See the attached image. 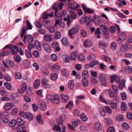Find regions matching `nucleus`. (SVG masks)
Masks as SVG:
<instances>
[{"mask_svg":"<svg viewBox=\"0 0 132 132\" xmlns=\"http://www.w3.org/2000/svg\"><path fill=\"white\" fill-rule=\"evenodd\" d=\"M14 58L15 61L18 63H19L21 60V57L18 55H15L14 56Z\"/></svg>","mask_w":132,"mask_h":132,"instance_id":"nucleus-40","label":"nucleus"},{"mask_svg":"<svg viewBox=\"0 0 132 132\" xmlns=\"http://www.w3.org/2000/svg\"><path fill=\"white\" fill-rule=\"evenodd\" d=\"M4 77L5 79L7 81H10L11 80V77L7 74H5L4 76Z\"/></svg>","mask_w":132,"mask_h":132,"instance_id":"nucleus-53","label":"nucleus"},{"mask_svg":"<svg viewBox=\"0 0 132 132\" xmlns=\"http://www.w3.org/2000/svg\"><path fill=\"white\" fill-rule=\"evenodd\" d=\"M48 83V81L46 79L44 78L41 81V83L43 85H47Z\"/></svg>","mask_w":132,"mask_h":132,"instance_id":"nucleus-56","label":"nucleus"},{"mask_svg":"<svg viewBox=\"0 0 132 132\" xmlns=\"http://www.w3.org/2000/svg\"><path fill=\"white\" fill-rule=\"evenodd\" d=\"M55 37L56 39H60L61 37V34L60 32L59 31L56 32L55 33Z\"/></svg>","mask_w":132,"mask_h":132,"instance_id":"nucleus-52","label":"nucleus"},{"mask_svg":"<svg viewBox=\"0 0 132 132\" xmlns=\"http://www.w3.org/2000/svg\"><path fill=\"white\" fill-rule=\"evenodd\" d=\"M116 28L114 26H111L110 28V31L111 32H114L116 30Z\"/></svg>","mask_w":132,"mask_h":132,"instance_id":"nucleus-59","label":"nucleus"},{"mask_svg":"<svg viewBox=\"0 0 132 132\" xmlns=\"http://www.w3.org/2000/svg\"><path fill=\"white\" fill-rule=\"evenodd\" d=\"M68 11L70 12V13L71 14V16L72 18L75 19L77 18V15L74 12L70 9H68Z\"/></svg>","mask_w":132,"mask_h":132,"instance_id":"nucleus-33","label":"nucleus"},{"mask_svg":"<svg viewBox=\"0 0 132 132\" xmlns=\"http://www.w3.org/2000/svg\"><path fill=\"white\" fill-rule=\"evenodd\" d=\"M5 50L4 51L0 53V55L1 56H6L9 54L10 53V52L9 51L10 50H7L6 49L5 50Z\"/></svg>","mask_w":132,"mask_h":132,"instance_id":"nucleus-26","label":"nucleus"},{"mask_svg":"<svg viewBox=\"0 0 132 132\" xmlns=\"http://www.w3.org/2000/svg\"><path fill=\"white\" fill-rule=\"evenodd\" d=\"M99 111L101 116H104L105 115L106 112L103 108H101L99 109Z\"/></svg>","mask_w":132,"mask_h":132,"instance_id":"nucleus-30","label":"nucleus"},{"mask_svg":"<svg viewBox=\"0 0 132 132\" xmlns=\"http://www.w3.org/2000/svg\"><path fill=\"white\" fill-rule=\"evenodd\" d=\"M51 59L53 61H55L57 60V57L55 54H52L51 55Z\"/></svg>","mask_w":132,"mask_h":132,"instance_id":"nucleus-62","label":"nucleus"},{"mask_svg":"<svg viewBox=\"0 0 132 132\" xmlns=\"http://www.w3.org/2000/svg\"><path fill=\"white\" fill-rule=\"evenodd\" d=\"M33 38L32 36L28 35L26 36V34L25 35L24 40L25 43L28 42V43H30L33 42Z\"/></svg>","mask_w":132,"mask_h":132,"instance_id":"nucleus-5","label":"nucleus"},{"mask_svg":"<svg viewBox=\"0 0 132 132\" xmlns=\"http://www.w3.org/2000/svg\"><path fill=\"white\" fill-rule=\"evenodd\" d=\"M107 131L108 132H114L115 130L114 127H110L108 128Z\"/></svg>","mask_w":132,"mask_h":132,"instance_id":"nucleus-64","label":"nucleus"},{"mask_svg":"<svg viewBox=\"0 0 132 132\" xmlns=\"http://www.w3.org/2000/svg\"><path fill=\"white\" fill-rule=\"evenodd\" d=\"M102 58L104 61H110V57L106 56L103 55L102 56Z\"/></svg>","mask_w":132,"mask_h":132,"instance_id":"nucleus-58","label":"nucleus"},{"mask_svg":"<svg viewBox=\"0 0 132 132\" xmlns=\"http://www.w3.org/2000/svg\"><path fill=\"white\" fill-rule=\"evenodd\" d=\"M93 21L96 24L98 25L101 24L102 21L101 18L98 17L96 15H94L93 18Z\"/></svg>","mask_w":132,"mask_h":132,"instance_id":"nucleus-3","label":"nucleus"},{"mask_svg":"<svg viewBox=\"0 0 132 132\" xmlns=\"http://www.w3.org/2000/svg\"><path fill=\"white\" fill-rule=\"evenodd\" d=\"M51 79L54 80H55L57 78V73H55L54 74H51L50 75Z\"/></svg>","mask_w":132,"mask_h":132,"instance_id":"nucleus-51","label":"nucleus"},{"mask_svg":"<svg viewBox=\"0 0 132 132\" xmlns=\"http://www.w3.org/2000/svg\"><path fill=\"white\" fill-rule=\"evenodd\" d=\"M98 63V61L96 60L93 61L91 62L89 64V67L93 68L95 65Z\"/></svg>","mask_w":132,"mask_h":132,"instance_id":"nucleus-39","label":"nucleus"},{"mask_svg":"<svg viewBox=\"0 0 132 132\" xmlns=\"http://www.w3.org/2000/svg\"><path fill=\"white\" fill-rule=\"evenodd\" d=\"M6 49L8 50H11V52L13 55L16 54L19 50L18 47L17 46H15L11 47L8 45H7L4 47L3 49L5 50Z\"/></svg>","mask_w":132,"mask_h":132,"instance_id":"nucleus-1","label":"nucleus"},{"mask_svg":"<svg viewBox=\"0 0 132 132\" xmlns=\"http://www.w3.org/2000/svg\"><path fill=\"white\" fill-rule=\"evenodd\" d=\"M17 124L19 126H21L24 124V121L19 118L17 119L16 120Z\"/></svg>","mask_w":132,"mask_h":132,"instance_id":"nucleus-32","label":"nucleus"},{"mask_svg":"<svg viewBox=\"0 0 132 132\" xmlns=\"http://www.w3.org/2000/svg\"><path fill=\"white\" fill-rule=\"evenodd\" d=\"M82 84L83 86L86 87L88 85V81L87 79H83L82 80Z\"/></svg>","mask_w":132,"mask_h":132,"instance_id":"nucleus-34","label":"nucleus"},{"mask_svg":"<svg viewBox=\"0 0 132 132\" xmlns=\"http://www.w3.org/2000/svg\"><path fill=\"white\" fill-rule=\"evenodd\" d=\"M60 100L58 96L57 95L53 96L51 101L52 103L57 104L60 102Z\"/></svg>","mask_w":132,"mask_h":132,"instance_id":"nucleus-13","label":"nucleus"},{"mask_svg":"<svg viewBox=\"0 0 132 132\" xmlns=\"http://www.w3.org/2000/svg\"><path fill=\"white\" fill-rule=\"evenodd\" d=\"M126 80H122V81L119 83V88L121 90H122L123 88L125 87V84Z\"/></svg>","mask_w":132,"mask_h":132,"instance_id":"nucleus-23","label":"nucleus"},{"mask_svg":"<svg viewBox=\"0 0 132 132\" xmlns=\"http://www.w3.org/2000/svg\"><path fill=\"white\" fill-rule=\"evenodd\" d=\"M74 106V105L73 102L71 101H70L69 103L66 106V108L68 109H70L72 108Z\"/></svg>","mask_w":132,"mask_h":132,"instance_id":"nucleus-41","label":"nucleus"},{"mask_svg":"<svg viewBox=\"0 0 132 132\" xmlns=\"http://www.w3.org/2000/svg\"><path fill=\"white\" fill-rule=\"evenodd\" d=\"M121 109L122 111H126L127 109L126 104L124 102H122L121 103Z\"/></svg>","mask_w":132,"mask_h":132,"instance_id":"nucleus-38","label":"nucleus"},{"mask_svg":"<svg viewBox=\"0 0 132 132\" xmlns=\"http://www.w3.org/2000/svg\"><path fill=\"white\" fill-rule=\"evenodd\" d=\"M4 85L5 87L9 90H11V86L10 83L5 82L4 83Z\"/></svg>","mask_w":132,"mask_h":132,"instance_id":"nucleus-44","label":"nucleus"},{"mask_svg":"<svg viewBox=\"0 0 132 132\" xmlns=\"http://www.w3.org/2000/svg\"><path fill=\"white\" fill-rule=\"evenodd\" d=\"M52 69H54L55 71L56 72L59 71L60 69V68L56 64L52 65Z\"/></svg>","mask_w":132,"mask_h":132,"instance_id":"nucleus-46","label":"nucleus"},{"mask_svg":"<svg viewBox=\"0 0 132 132\" xmlns=\"http://www.w3.org/2000/svg\"><path fill=\"white\" fill-rule=\"evenodd\" d=\"M25 53L26 56L28 58H30L32 57V54L31 53L30 50L26 49L25 50Z\"/></svg>","mask_w":132,"mask_h":132,"instance_id":"nucleus-27","label":"nucleus"},{"mask_svg":"<svg viewBox=\"0 0 132 132\" xmlns=\"http://www.w3.org/2000/svg\"><path fill=\"white\" fill-rule=\"evenodd\" d=\"M99 46L101 48L104 49L107 47V44L106 43L103 41H100L99 44Z\"/></svg>","mask_w":132,"mask_h":132,"instance_id":"nucleus-17","label":"nucleus"},{"mask_svg":"<svg viewBox=\"0 0 132 132\" xmlns=\"http://www.w3.org/2000/svg\"><path fill=\"white\" fill-rule=\"evenodd\" d=\"M3 62L4 66L8 68H12L14 65L13 61L8 60L3 61Z\"/></svg>","mask_w":132,"mask_h":132,"instance_id":"nucleus-2","label":"nucleus"},{"mask_svg":"<svg viewBox=\"0 0 132 132\" xmlns=\"http://www.w3.org/2000/svg\"><path fill=\"white\" fill-rule=\"evenodd\" d=\"M82 7L83 10L86 12L89 13H93L94 12V11L93 10L90 9L88 8L84 5H82Z\"/></svg>","mask_w":132,"mask_h":132,"instance_id":"nucleus-14","label":"nucleus"},{"mask_svg":"<svg viewBox=\"0 0 132 132\" xmlns=\"http://www.w3.org/2000/svg\"><path fill=\"white\" fill-rule=\"evenodd\" d=\"M39 105L40 110L42 111H44L46 109L47 106L46 105V104L44 102L40 101Z\"/></svg>","mask_w":132,"mask_h":132,"instance_id":"nucleus-11","label":"nucleus"},{"mask_svg":"<svg viewBox=\"0 0 132 132\" xmlns=\"http://www.w3.org/2000/svg\"><path fill=\"white\" fill-rule=\"evenodd\" d=\"M100 27L101 30L104 32H106L108 30V28L105 25L101 24Z\"/></svg>","mask_w":132,"mask_h":132,"instance_id":"nucleus-24","label":"nucleus"},{"mask_svg":"<svg viewBox=\"0 0 132 132\" xmlns=\"http://www.w3.org/2000/svg\"><path fill=\"white\" fill-rule=\"evenodd\" d=\"M78 58L79 60L80 61H83L85 60L84 56L81 54H79L78 56Z\"/></svg>","mask_w":132,"mask_h":132,"instance_id":"nucleus-50","label":"nucleus"},{"mask_svg":"<svg viewBox=\"0 0 132 132\" xmlns=\"http://www.w3.org/2000/svg\"><path fill=\"white\" fill-rule=\"evenodd\" d=\"M88 59L90 61L92 60L93 59H95V56L94 55H89L87 57Z\"/></svg>","mask_w":132,"mask_h":132,"instance_id":"nucleus-60","label":"nucleus"},{"mask_svg":"<svg viewBox=\"0 0 132 132\" xmlns=\"http://www.w3.org/2000/svg\"><path fill=\"white\" fill-rule=\"evenodd\" d=\"M84 21V22H86L87 26L88 27H90L92 25L91 22H92V18L89 16H87L82 19Z\"/></svg>","mask_w":132,"mask_h":132,"instance_id":"nucleus-8","label":"nucleus"},{"mask_svg":"<svg viewBox=\"0 0 132 132\" xmlns=\"http://www.w3.org/2000/svg\"><path fill=\"white\" fill-rule=\"evenodd\" d=\"M78 30L77 28H73L70 29L68 32L69 36L71 38H72V35L76 34L78 32Z\"/></svg>","mask_w":132,"mask_h":132,"instance_id":"nucleus-4","label":"nucleus"},{"mask_svg":"<svg viewBox=\"0 0 132 132\" xmlns=\"http://www.w3.org/2000/svg\"><path fill=\"white\" fill-rule=\"evenodd\" d=\"M80 117L81 120L83 121H86L88 119L87 118L83 113L80 115Z\"/></svg>","mask_w":132,"mask_h":132,"instance_id":"nucleus-37","label":"nucleus"},{"mask_svg":"<svg viewBox=\"0 0 132 132\" xmlns=\"http://www.w3.org/2000/svg\"><path fill=\"white\" fill-rule=\"evenodd\" d=\"M16 124H17L16 120L13 119L9 123V125L11 127H13Z\"/></svg>","mask_w":132,"mask_h":132,"instance_id":"nucleus-35","label":"nucleus"},{"mask_svg":"<svg viewBox=\"0 0 132 132\" xmlns=\"http://www.w3.org/2000/svg\"><path fill=\"white\" fill-rule=\"evenodd\" d=\"M24 129V127H21V126H19L16 128L18 132H22Z\"/></svg>","mask_w":132,"mask_h":132,"instance_id":"nucleus-49","label":"nucleus"},{"mask_svg":"<svg viewBox=\"0 0 132 132\" xmlns=\"http://www.w3.org/2000/svg\"><path fill=\"white\" fill-rule=\"evenodd\" d=\"M77 52H74L71 54L70 58L72 60H75L77 57Z\"/></svg>","mask_w":132,"mask_h":132,"instance_id":"nucleus-29","label":"nucleus"},{"mask_svg":"<svg viewBox=\"0 0 132 132\" xmlns=\"http://www.w3.org/2000/svg\"><path fill=\"white\" fill-rule=\"evenodd\" d=\"M27 118L29 120H32L34 117L33 114L29 112H26Z\"/></svg>","mask_w":132,"mask_h":132,"instance_id":"nucleus-36","label":"nucleus"},{"mask_svg":"<svg viewBox=\"0 0 132 132\" xmlns=\"http://www.w3.org/2000/svg\"><path fill=\"white\" fill-rule=\"evenodd\" d=\"M95 129L97 130H101L102 129V126L100 122H96L94 126Z\"/></svg>","mask_w":132,"mask_h":132,"instance_id":"nucleus-20","label":"nucleus"},{"mask_svg":"<svg viewBox=\"0 0 132 132\" xmlns=\"http://www.w3.org/2000/svg\"><path fill=\"white\" fill-rule=\"evenodd\" d=\"M34 44L37 48L39 51L42 50V48L40 43L38 41L35 40L34 41Z\"/></svg>","mask_w":132,"mask_h":132,"instance_id":"nucleus-25","label":"nucleus"},{"mask_svg":"<svg viewBox=\"0 0 132 132\" xmlns=\"http://www.w3.org/2000/svg\"><path fill=\"white\" fill-rule=\"evenodd\" d=\"M105 108L108 113L109 114H111L112 113V110L109 106H105Z\"/></svg>","mask_w":132,"mask_h":132,"instance_id":"nucleus-54","label":"nucleus"},{"mask_svg":"<svg viewBox=\"0 0 132 132\" xmlns=\"http://www.w3.org/2000/svg\"><path fill=\"white\" fill-rule=\"evenodd\" d=\"M61 72L62 75L66 78L69 77V72L65 69H63L61 70Z\"/></svg>","mask_w":132,"mask_h":132,"instance_id":"nucleus-19","label":"nucleus"},{"mask_svg":"<svg viewBox=\"0 0 132 132\" xmlns=\"http://www.w3.org/2000/svg\"><path fill=\"white\" fill-rule=\"evenodd\" d=\"M15 78L16 79H20L21 78V75L20 72H17L14 74Z\"/></svg>","mask_w":132,"mask_h":132,"instance_id":"nucleus-42","label":"nucleus"},{"mask_svg":"<svg viewBox=\"0 0 132 132\" xmlns=\"http://www.w3.org/2000/svg\"><path fill=\"white\" fill-rule=\"evenodd\" d=\"M120 50L122 52H125L126 51L125 46L123 45H121Z\"/></svg>","mask_w":132,"mask_h":132,"instance_id":"nucleus-63","label":"nucleus"},{"mask_svg":"<svg viewBox=\"0 0 132 132\" xmlns=\"http://www.w3.org/2000/svg\"><path fill=\"white\" fill-rule=\"evenodd\" d=\"M131 70L132 68L131 67L129 66H127L124 69V70L125 71L129 73H131Z\"/></svg>","mask_w":132,"mask_h":132,"instance_id":"nucleus-48","label":"nucleus"},{"mask_svg":"<svg viewBox=\"0 0 132 132\" xmlns=\"http://www.w3.org/2000/svg\"><path fill=\"white\" fill-rule=\"evenodd\" d=\"M124 117L123 115L121 114H118L116 115V120L118 121H123Z\"/></svg>","mask_w":132,"mask_h":132,"instance_id":"nucleus-21","label":"nucleus"},{"mask_svg":"<svg viewBox=\"0 0 132 132\" xmlns=\"http://www.w3.org/2000/svg\"><path fill=\"white\" fill-rule=\"evenodd\" d=\"M62 126V123L61 122H59L58 125H55L53 128V129L57 131H61V126Z\"/></svg>","mask_w":132,"mask_h":132,"instance_id":"nucleus-15","label":"nucleus"},{"mask_svg":"<svg viewBox=\"0 0 132 132\" xmlns=\"http://www.w3.org/2000/svg\"><path fill=\"white\" fill-rule=\"evenodd\" d=\"M114 80L116 82L118 83H119L121 81L120 77L114 75L111 77V83L113 82Z\"/></svg>","mask_w":132,"mask_h":132,"instance_id":"nucleus-10","label":"nucleus"},{"mask_svg":"<svg viewBox=\"0 0 132 132\" xmlns=\"http://www.w3.org/2000/svg\"><path fill=\"white\" fill-rule=\"evenodd\" d=\"M88 75V72L87 70H84L82 72V76L83 79H87Z\"/></svg>","mask_w":132,"mask_h":132,"instance_id":"nucleus-28","label":"nucleus"},{"mask_svg":"<svg viewBox=\"0 0 132 132\" xmlns=\"http://www.w3.org/2000/svg\"><path fill=\"white\" fill-rule=\"evenodd\" d=\"M60 96L61 99V101L62 103H65L67 102L69 100V97L64 94H62L60 95Z\"/></svg>","mask_w":132,"mask_h":132,"instance_id":"nucleus-6","label":"nucleus"},{"mask_svg":"<svg viewBox=\"0 0 132 132\" xmlns=\"http://www.w3.org/2000/svg\"><path fill=\"white\" fill-rule=\"evenodd\" d=\"M66 0H59L60 1H62V2H60L58 4V6L59 7V9L61 10L63 8V6L64 5L63 2H65Z\"/></svg>","mask_w":132,"mask_h":132,"instance_id":"nucleus-47","label":"nucleus"},{"mask_svg":"<svg viewBox=\"0 0 132 132\" xmlns=\"http://www.w3.org/2000/svg\"><path fill=\"white\" fill-rule=\"evenodd\" d=\"M100 100L101 102H103L105 103H107V102L105 100L103 97L102 95H100L99 97Z\"/></svg>","mask_w":132,"mask_h":132,"instance_id":"nucleus-55","label":"nucleus"},{"mask_svg":"<svg viewBox=\"0 0 132 132\" xmlns=\"http://www.w3.org/2000/svg\"><path fill=\"white\" fill-rule=\"evenodd\" d=\"M68 87L70 90L73 89L74 87V82L73 80H70L69 81L68 84Z\"/></svg>","mask_w":132,"mask_h":132,"instance_id":"nucleus-22","label":"nucleus"},{"mask_svg":"<svg viewBox=\"0 0 132 132\" xmlns=\"http://www.w3.org/2000/svg\"><path fill=\"white\" fill-rule=\"evenodd\" d=\"M18 111V109L17 108H15L13 109L11 111V113L12 115H15L17 113Z\"/></svg>","mask_w":132,"mask_h":132,"instance_id":"nucleus-61","label":"nucleus"},{"mask_svg":"<svg viewBox=\"0 0 132 132\" xmlns=\"http://www.w3.org/2000/svg\"><path fill=\"white\" fill-rule=\"evenodd\" d=\"M51 36L50 35H44V40L48 42H50L52 40Z\"/></svg>","mask_w":132,"mask_h":132,"instance_id":"nucleus-18","label":"nucleus"},{"mask_svg":"<svg viewBox=\"0 0 132 132\" xmlns=\"http://www.w3.org/2000/svg\"><path fill=\"white\" fill-rule=\"evenodd\" d=\"M13 106V105L10 103H7L5 106L4 109L5 110H8L11 109Z\"/></svg>","mask_w":132,"mask_h":132,"instance_id":"nucleus-16","label":"nucleus"},{"mask_svg":"<svg viewBox=\"0 0 132 132\" xmlns=\"http://www.w3.org/2000/svg\"><path fill=\"white\" fill-rule=\"evenodd\" d=\"M122 127L125 129H128L130 127L129 125L127 123L124 122L122 124Z\"/></svg>","mask_w":132,"mask_h":132,"instance_id":"nucleus-45","label":"nucleus"},{"mask_svg":"<svg viewBox=\"0 0 132 132\" xmlns=\"http://www.w3.org/2000/svg\"><path fill=\"white\" fill-rule=\"evenodd\" d=\"M40 85V81L39 79H36L34 82V85L35 88H37Z\"/></svg>","mask_w":132,"mask_h":132,"instance_id":"nucleus-31","label":"nucleus"},{"mask_svg":"<svg viewBox=\"0 0 132 132\" xmlns=\"http://www.w3.org/2000/svg\"><path fill=\"white\" fill-rule=\"evenodd\" d=\"M53 8L55 11L54 16H57L56 14L58 11V6L57 4H55L53 5Z\"/></svg>","mask_w":132,"mask_h":132,"instance_id":"nucleus-43","label":"nucleus"},{"mask_svg":"<svg viewBox=\"0 0 132 132\" xmlns=\"http://www.w3.org/2000/svg\"><path fill=\"white\" fill-rule=\"evenodd\" d=\"M99 79L100 80L103 86H105L107 83L105 76L103 74H101L99 77Z\"/></svg>","mask_w":132,"mask_h":132,"instance_id":"nucleus-7","label":"nucleus"},{"mask_svg":"<svg viewBox=\"0 0 132 132\" xmlns=\"http://www.w3.org/2000/svg\"><path fill=\"white\" fill-rule=\"evenodd\" d=\"M92 44V42L89 39H86L84 41V47H89Z\"/></svg>","mask_w":132,"mask_h":132,"instance_id":"nucleus-12","label":"nucleus"},{"mask_svg":"<svg viewBox=\"0 0 132 132\" xmlns=\"http://www.w3.org/2000/svg\"><path fill=\"white\" fill-rule=\"evenodd\" d=\"M42 46L46 52L49 53L51 51V48L49 44L44 43L43 44Z\"/></svg>","mask_w":132,"mask_h":132,"instance_id":"nucleus-9","label":"nucleus"},{"mask_svg":"<svg viewBox=\"0 0 132 132\" xmlns=\"http://www.w3.org/2000/svg\"><path fill=\"white\" fill-rule=\"evenodd\" d=\"M19 114L20 116L25 118H27L26 113H25L23 111H21Z\"/></svg>","mask_w":132,"mask_h":132,"instance_id":"nucleus-57","label":"nucleus"}]
</instances>
